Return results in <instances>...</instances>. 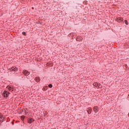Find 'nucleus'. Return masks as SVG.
Masks as SVG:
<instances>
[{
	"label": "nucleus",
	"mask_w": 129,
	"mask_h": 129,
	"mask_svg": "<svg viewBox=\"0 0 129 129\" xmlns=\"http://www.w3.org/2000/svg\"><path fill=\"white\" fill-rule=\"evenodd\" d=\"M125 25H126L127 26V25H128V23L127 22V20H125Z\"/></svg>",
	"instance_id": "4468645a"
},
{
	"label": "nucleus",
	"mask_w": 129,
	"mask_h": 129,
	"mask_svg": "<svg viewBox=\"0 0 129 129\" xmlns=\"http://www.w3.org/2000/svg\"><path fill=\"white\" fill-rule=\"evenodd\" d=\"M9 94H10V92L5 91L3 93V96H4V97H9Z\"/></svg>",
	"instance_id": "f257e3e1"
},
{
	"label": "nucleus",
	"mask_w": 129,
	"mask_h": 129,
	"mask_svg": "<svg viewBox=\"0 0 129 129\" xmlns=\"http://www.w3.org/2000/svg\"><path fill=\"white\" fill-rule=\"evenodd\" d=\"M116 22H118V23H120V22H122V18L119 17L116 19Z\"/></svg>",
	"instance_id": "6e6552de"
},
{
	"label": "nucleus",
	"mask_w": 129,
	"mask_h": 129,
	"mask_svg": "<svg viewBox=\"0 0 129 129\" xmlns=\"http://www.w3.org/2000/svg\"><path fill=\"white\" fill-rule=\"evenodd\" d=\"M7 89H8V90H9V91H13L14 90L13 87L10 86H8L7 87Z\"/></svg>",
	"instance_id": "423d86ee"
},
{
	"label": "nucleus",
	"mask_w": 129,
	"mask_h": 129,
	"mask_svg": "<svg viewBox=\"0 0 129 129\" xmlns=\"http://www.w3.org/2000/svg\"><path fill=\"white\" fill-rule=\"evenodd\" d=\"M87 111L88 114H91V112L92 111V109H91V108H90V107H89V108H88Z\"/></svg>",
	"instance_id": "39448f33"
},
{
	"label": "nucleus",
	"mask_w": 129,
	"mask_h": 129,
	"mask_svg": "<svg viewBox=\"0 0 129 129\" xmlns=\"http://www.w3.org/2000/svg\"><path fill=\"white\" fill-rule=\"evenodd\" d=\"M4 119H5V117L3 116L2 115L0 114V121H4Z\"/></svg>",
	"instance_id": "9d476101"
},
{
	"label": "nucleus",
	"mask_w": 129,
	"mask_h": 129,
	"mask_svg": "<svg viewBox=\"0 0 129 129\" xmlns=\"http://www.w3.org/2000/svg\"><path fill=\"white\" fill-rule=\"evenodd\" d=\"M85 4H86L87 2H84Z\"/></svg>",
	"instance_id": "f3484780"
},
{
	"label": "nucleus",
	"mask_w": 129,
	"mask_h": 129,
	"mask_svg": "<svg viewBox=\"0 0 129 129\" xmlns=\"http://www.w3.org/2000/svg\"><path fill=\"white\" fill-rule=\"evenodd\" d=\"M22 35H24V36H26V32H22Z\"/></svg>",
	"instance_id": "dca6fc26"
},
{
	"label": "nucleus",
	"mask_w": 129,
	"mask_h": 129,
	"mask_svg": "<svg viewBox=\"0 0 129 129\" xmlns=\"http://www.w3.org/2000/svg\"><path fill=\"white\" fill-rule=\"evenodd\" d=\"M35 80L36 81V82H39L40 81V78L36 77L35 78Z\"/></svg>",
	"instance_id": "f8f14e48"
},
{
	"label": "nucleus",
	"mask_w": 129,
	"mask_h": 129,
	"mask_svg": "<svg viewBox=\"0 0 129 129\" xmlns=\"http://www.w3.org/2000/svg\"><path fill=\"white\" fill-rule=\"evenodd\" d=\"M94 86H95L97 88H100V84L98 83H94L93 84Z\"/></svg>",
	"instance_id": "20e7f679"
},
{
	"label": "nucleus",
	"mask_w": 129,
	"mask_h": 129,
	"mask_svg": "<svg viewBox=\"0 0 129 129\" xmlns=\"http://www.w3.org/2000/svg\"><path fill=\"white\" fill-rule=\"evenodd\" d=\"M10 70L11 71H17V70H18V68L13 67L10 69Z\"/></svg>",
	"instance_id": "0eeeda50"
},
{
	"label": "nucleus",
	"mask_w": 129,
	"mask_h": 129,
	"mask_svg": "<svg viewBox=\"0 0 129 129\" xmlns=\"http://www.w3.org/2000/svg\"><path fill=\"white\" fill-rule=\"evenodd\" d=\"M28 123H32V122H34V120L33 118H29L28 119Z\"/></svg>",
	"instance_id": "1a4fd4ad"
},
{
	"label": "nucleus",
	"mask_w": 129,
	"mask_h": 129,
	"mask_svg": "<svg viewBox=\"0 0 129 129\" xmlns=\"http://www.w3.org/2000/svg\"><path fill=\"white\" fill-rule=\"evenodd\" d=\"M21 119L23 120V119H24V118H25V116H22L21 117Z\"/></svg>",
	"instance_id": "2eb2a0df"
},
{
	"label": "nucleus",
	"mask_w": 129,
	"mask_h": 129,
	"mask_svg": "<svg viewBox=\"0 0 129 129\" xmlns=\"http://www.w3.org/2000/svg\"><path fill=\"white\" fill-rule=\"evenodd\" d=\"M23 73L25 75V76H28V75H30V72L27 70H24Z\"/></svg>",
	"instance_id": "f03ea898"
},
{
	"label": "nucleus",
	"mask_w": 129,
	"mask_h": 129,
	"mask_svg": "<svg viewBox=\"0 0 129 129\" xmlns=\"http://www.w3.org/2000/svg\"><path fill=\"white\" fill-rule=\"evenodd\" d=\"M76 40L77 41H82V38L79 36L76 38Z\"/></svg>",
	"instance_id": "9b49d317"
},
{
	"label": "nucleus",
	"mask_w": 129,
	"mask_h": 129,
	"mask_svg": "<svg viewBox=\"0 0 129 129\" xmlns=\"http://www.w3.org/2000/svg\"><path fill=\"white\" fill-rule=\"evenodd\" d=\"M93 110L94 112H95V113H97V112H98V110H99V109H98V107L94 106L93 107Z\"/></svg>",
	"instance_id": "7ed1b4c3"
},
{
	"label": "nucleus",
	"mask_w": 129,
	"mask_h": 129,
	"mask_svg": "<svg viewBox=\"0 0 129 129\" xmlns=\"http://www.w3.org/2000/svg\"><path fill=\"white\" fill-rule=\"evenodd\" d=\"M48 87H49V88H52V87H53V85H52V84H49L48 85Z\"/></svg>",
	"instance_id": "ddd939ff"
}]
</instances>
